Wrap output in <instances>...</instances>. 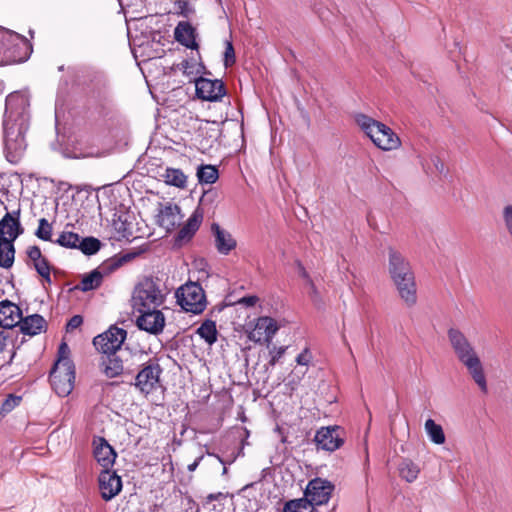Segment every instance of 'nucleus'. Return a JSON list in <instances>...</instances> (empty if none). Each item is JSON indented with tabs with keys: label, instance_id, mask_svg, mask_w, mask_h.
<instances>
[{
	"label": "nucleus",
	"instance_id": "nucleus-48",
	"mask_svg": "<svg viewBox=\"0 0 512 512\" xmlns=\"http://www.w3.org/2000/svg\"><path fill=\"white\" fill-rule=\"evenodd\" d=\"M175 6L179 9V13L182 16L187 17L189 12V2L187 0H176Z\"/></svg>",
	"mask_w": 512,
	"mask_h": 512
},
{
	"label": "nucleus",
	"instance_id": "nucleus-57",
	"mask_svg": "<svg viewBox=\"0 0 512 512\" xmlns=\"http://www.w3.org/2000/svg\"><path fill=\"white\" fill-rule=\"evenodd\" d=\"M6 36L9 37V35L7 34V29L0 27V39L1 38L3 39V37H6Z\"/></svg>",
	"mask_w": 512,
	"mask_h": 512
},
{
	"label": "nucleus",
	"instance_id": "nucleus-56",
	"mask_svg": "<svg viewBox=\"0 0 512 512\" xmlns=\"http://www.w3.org/2000/svg\"><path fill=\"white\" fill-rule=\"evenodd\" d=\"M41 277L43 278L45 283H47L49 285L52 283L50 272H47V273L41 275Z\"/></svg>",
	"mask_w": 512,
	"mask_h": 512
},
{
	"label": "nucleus",
	"instance_id": "nucleus-58",
	"mask_svg": "<svg viewBox=\"0 0 512 512\" xmlns=\"http://www.w3.org/2000/svg\"><path fill=\"white\" fill-rule=\"evenodd\" d=\"M181 66H182V68H183V69H185V70H186V69L188 68V66H189V62H188L187 60H184V61L181 63Z\"/></svg>",
	"mask_w": 512,
	"mask_h": 512
},
{
	"label": "nucleus",
	"instance_id": "nucleus-10",
	"mask_svg": "<svg viewBox=\"0 0 512 512\" xmlns=\"http://www.w3.org/2000/svg\"><path fill=\"white\" fill-rule=\"evenodd\" d=\"M126 337L125 329L112 325L107 331L93 339V345L102 354H114L121 348Z\"/></svg>",
	"mask_w": 512,
	"mask_h": 512
},
{
	"label": "nucleus",
	"instance_id": "nucleus-15",
	"mask_svg": "<svg viewBox=\"0 0 512 512\" xmlns=\"http://www.w3.org/2000/svg\"><path fill=\"white\" fill-rule=\"evenodd\" d=\"M314 441L318 448L333 452L344 444L343 430L339 426L321 427L316 431Z\"/></svg>",
	"mask_w": 512,
	"mask_h": 512
},
{
	"label": "nucleus",
	"instance_id": "nucleus-22",
	"mask_svg": "<svg viewBox=\"0 0 512 512\" xmlns=\"http://www.w3.org/2000/svg\"><path fill=\"white\" fill-rule=\"evenodd\" d=\"M196 29L188 21H180L174 29L175 40L186 48L197 50Z\"/></svg>",
	"mask_w": 512,
	"mask_h": 512
},
{
	"label": "nucleus",
	"instance_id": "nucleus-6",
	"mask_svg": "<svg viewBox=\"0 0 512 512\" xmlns=\"http://www.w3.org/2000/svg\"><path fill=\"white\" fill-rule=\"evenodd\" d=\"M9 35L0 39V65L20 63L28 59L31 45L23 36L7 29Z\"/></svg>",
	"mask_w": 512,
	"mask_h": 512
},
{
	"label": "nucleus",
	"instance_id": "nucleus-8",
	"mask_svg": "<svg viewBox=\"0 0 512 512\" xmlns=\"http://www.w3.org/2000/svg\"><path fill=\"white\" fill-rule=\"evenodd\" d=\"M129 259L130 255L126 254L119 257L115 256L105 260L99 267L92 270L89 274H86L82 278L80 285L77 286L76 289H80L83 292H87L99 288L100 285L102 284L104 276H107L110 273L114 272Z\"/></svg>",
	"mask_w": 512,
	"mask_h": 512
},
{
	"label": "nucleus",
	"instance_id": "nucleus-62",
	"mask_svg": "<svg viewBox=\"0 0 512 512\" xmlns=\"http://www.w3.org/2000/svg\"><path fill=\"white\" fill-rule=\"evenodd\" d=\"M244 445H245V442H244V441H242V448H241V450H240V452H239V455H240V454H241V455H243L242 450H243V446H244Z\"/></svg>",
	"mask_w": 512,
	"mask_h": 512
},
{
	"label": "nucleus",
	"instance_id": "nucleus-21",
	"mask_svg": "<svg viewBox=\"0 0 512 512\" xmlns=\"http://www.w3.org/2000/svg\"><path fill=\"white\" fill-rule=\"evenodd\" d=\"M22 320V311L16 304L4 300L0 302V326L11 329Z\"/></svg>",
	"mask_w": 512,
	"mask_h": 512
},
{
	"label": "nucleus",
	"instance_id": "nucleus-50",
	"mask_svg": "<svg viewBox=\"0 0 512 512\" xmlns=\"http://www.w3.org/2000/svg\"><path fill=\"white\" fill-rule=\"evenodd\" d=\"M257 301H258V297L252 295V296H245V297L241 298L238 301V303L239 304H243V305H245L247 307H252V306H254L257 303Z\"/></svg>",
	"mask_w": 512,
	"mask_h": 512
},
{
	"label": "nucleus",
	"instance_id": "nucleus-9",
	"mask_svg": "<svg viewBox=\"0 0 512 512\" xmlns=\"http://www.w3.org/2000/svg\"><path fill=\"white\" fill-rule=\"evenodd\" d=\"M49 380L58 396H68L75 384V365H53L49 374Z\"/></svg>",
	"mask_w": 512,
	"mask_h": 512
},
{
	"label": "nucleus",
	"instance_id": "nucleus-37",
	"mask_svg": "<svg viewBox=\"0 0 512 512\" xmlns=\"http://www.w3.org/2000/svg\"><path fill=\"white\" fill-rule=\"evenodd\" d=\"M35 235L43 241H52V225L46 218H41L39 220V225L35 231Z\"/></svg>",
	"mask_w": 512,
	"mask_h": 512
},
{
	"label": "nucleus",
	"instance_id": "nucleus-18",
	"mask_svg": "<svg viewBox=\"0 0 512 512\" xmlns=\"http://www.w3.org/2000/svg\"><path fill=\"white\" fill-rule=\"evenodd\" d=\"M93 456L103 470H111L117 453L104 437H96L93 440Z\"/></svg>",
	"mask_w": 512,
	"mask_h": 512
},
{
	"label": "nucleus",
	"instance_id": "nucleus-40",
	"mask_svg": "<svg viewBox=\"0 0 512 512\" xmlns=\"http://www.w3.org/2000/svg\"><path fill=\"white\" fill-rule=\"evenodd\" d=\"M504 226L512 238V204L505 205L502 210Z\"/></svg>",
	"mask_w": 512,
	"mask_h": 512
},
{
	"label": "nucleus",
	"instance_id": "nucleus-20",
	"mask_svg": "<svg viewBox=\"0 0 512 512\" xmlns=\"http://www.w3.org/2000/svg\"><path fill=\"white\" fill-rule=\"evenodd\" d=\"M202 220L203 211L200 208H196L184 226L177 233L175 243L177 245H182L183 243L190 241L199 229Z\"/></svg>",
	"mask_w": 512,
	"mask_h": 512
},
{
	"label": "nucleus",
	"instance_id": "nucleus-45",
	"mask_svg": "<svg viewBox=\"0 0 512 512\" xmlns=\"http://www.w3.org/2000/svg\"><path fill=\"white\" fill-rule=\"evenodd\" d=\"M20 401H21V397L10 395L9 398H7L4 401V403L2 405V410L3 411H10L15 406H17L20 403Z\"/></svg>",
	"mask_w": 512,
	"mask_h": 512
},
{
	"label": "nucleus",
	"instance_id": "nucleus-42",
	"mask_svg": "<svg viewBox=\"0 0 512 512\" xmlns=\"http://www.w3.org/2000/svg\"><path fill=\"white\" fill-rule=\"evenodd\" d=\"M33 266L40 276L47 272H51V266L45 257H43L39 261H34Z\"/></svg>",
	"mask_w": 512,
	"mask_h": 512
},
{
	"label": "nucleus",
	"instance_id": "nucleus-31",
	"mask_svg": "<svg viewBox=\"0 0 512 512\" xmlns=\"http://www.w3.org/2000/svg\"><path fill=\"white\" fill-rule=\"evenodd\" d=\"M419 472L418 465L410 459H404L399 465L400 476L409 483L417 479Z\"/></svg>",
	"mask_w": 512,
	"mask_h": 512
},
{
	"label": "nucleus",
	"instance_id": "nucleus-61",
	"mask_svg": "<svg viewBox=\"0 0 512 512\" xmlns=\"http://www.w3.org/2000/svg\"><path fill=\"white\" fill-rule=\"evenodd\" d=\"M2 93H3V83L0 82V94H2Z\"/></svg>",
	"mask_w": 512,
	"mask_h": 512
},
{
	"label": "nucleus",
	"instance_id": "nucleus-17",
	"mask_svg": "<svg viewBox=\"0 0 512 512\" xmlns=\"http://www.w3.org/2000/svg\"><path fill=\"white\" fill-rule=\"evenodd\" d=\"M99 490L103 500L110 501L122 490L121 477L116 471L102 470L98 477Z\"/></svg>",
	"mask_w": 512,
	"mask_h": 512
},
{
	"label": "nucleus",
	"instance_id": "nucleus-5",
	"mask_svg": "<svg viewBox=\"0 0 512 512\" xmlns=\"http://www.w3.org/2000/svg\"><path fill=\"white\" fill-rule=\"evenodd\" d=\"M165 298L166 294L160 288V280L146 276L135 285L131 302L133 310L159 309Z\"/></svg>",
	"mask_w": 512,
	"mask_h": 512
},
{
	"label": "nucleus",
	"instance_id": "nucleus-59",
	"mask_svg": "<svg viewBox=\"0 0 512 512\" xmlns=\"http://www.w3.org/2000/svg\"><path fill=\"white\" fill-rule=\"evenodd\" d=\"M252 486H253V483L246 484V485L242 488V490H246V489H248V488H250V487H252Z\"/></svg>",
	"mask_w": 512,
	"mask_h": 512
},
{
	"label": "nucleus",
	"instance_id": "nucleus-35",
	"mask_svg": "<svg viewBox=\"0 0 512 512\" xmlns=\"http://www.w3.org/2000/svg\"><path fill=\"white\" fill-rule=\"evenodd\" d=\"M78 248L85 255H93L101 248V242L94 237L81 238L77 244Z\"/></svg>",
	"mask_w": 512,
	"mask_h": 512
},
{
	"label": "nucleus",
	"instance_id": "nucleus-14",
	"mask_svg": "<svg viewBox=\"0 0 512 512\" xmlns=\"http://www.w3.org/2000/svg\"><path fill=\"white\" fill-rule=\"evenodd\" d=\"M135 311L139 313L136 324L140 330L153 335L162 333L165 326V316L159 309L149 308Z\"/></svg>",
	"mask_w": 512,
	"mask_h": 512
},
{
	"label": "nucleus",
	"instance_id": "nucleus-39",
	"mask_svg": "<svg viewBox=\"0 0 512 512\" xmlns=\"http://www.w3.org/2000/svg\"><path fill=\"white\" fill-rule=\"evenodd\" d=\"M287 349L288 346L273 347L272 349H270V360L268 361V365L274 367L283 357Z\"/></svg>",
	"mask_w": 512,
	"mask_h": 512
},
{
	"label": "nucleus",
	"instance_id": "nucleus-24",
	"mask_svg": "<svg viewBox=\"0 0 512 512\" xmlns=\"http://www.w3.org/2000/svg\"><path fill=\"white\" fill-rule=\"evenodd\" d=\"M212 230L215 234V246L219 253L227 255L236 247V241L232 235L218 224L213 223Z\"/></svg>",
	"mask_w": 512,
	"mask_h": 512
},
{
	"label": "nucleus",
	"instance_id": "nucleus-41",
	"mask_svg": "<svg viewBox=\"0 0 512 512\" xmlns=\"http://www.w3.org/2000/svg\"><path fill=\"white\" fill-rule=\"evenodd\" d=\"M236 62V56L233 44L230 41L226 42L225 52H224V66L230 67Z\"/></svg>",
	"mask_w": 512,
	"mask_h": 512
},
{
	"label": "nucleus",
	"instance_id": "nucleus-46",
	"mask_svg": "<svg viewBox=\"0 0 512 512\" xmlns=\"http://www.w3.org/2000/svg\"><path fill=\"white\" fill-rule=\"evenodd\" d=\"M312 359L309 348H305L297 357L296 362L298 365L306 366Z\"/></svg>",
	"mask_w": 512,
	"mask_h": 512
},
{
	"label": "nucleus",
	"instance_id": "nucleus-30",
	"mask_svg": "<svg viewBox=\"0 0 512 512\" xmlns=\"http://www.w3.org/2000/svg\"><path fill=\"white\" fill-rule=\"evenodd\" d=\"M283 512H318L312 502L306 498L290 500L285 503Z\"/></svg>",
	"mask_w": 512,
	"mask_h": 512
},
{
	"label": "nucleus",
	"instance_id": "nucleus-11",
	"mask_svg": "<svg viewBox=\"0 0 512 512\" xmlns=\"http://www.w3.org/2000/svg\"><path fill=\"white\" fill-rule=\"evenodd\" d=\"M162 368L157 361L149 360L135 377L134 386L145 395L154 391L160 381Z\"/></svg>",
	"mask_w": 512,
	"mask_h": 512
},
{
	"label": "nucleus",
	"instance_id": "nucleus-51",
	"mask_svg": "<svg viewBox=\"0 0 512 512\" xmlns=\"http://www.w3.org/2000/svg\"><path fill=\"white\" fill-rule=\"evenodd\" d=\"M308 285H309V287H310V297L312 298V300H313L314 302L319 301V299H320V295H319V292H318V290H317V288H316V286H315L314 282H313V281H310V282L308 283Z\"/></svg>",
	"mask_w": 512,
	"mask_h": 512
},
{
	"label": "nucleus",
	"instance_id": "nucleus-19",
	"mask_svg": "<svg viewBox=\"0 0 512 512\" xmlns=\"http://www.w3.org/2000/svg\"><path fill=\"white\" fill-rule=\"evenodd\" d=\"M6 219L0 224V267L9 269L13 266L15 259V247L13 242L18 238L17 232L8 231L9 237L3 238V227L6 225Z\"/></svg>",
	"mask_w": 512,
	"mask_h": 512
},
{
	"label": "nucleus",
	"instance_id": "nucleus-38",
	"mask_svg": "<svg viewBox=\"0 0 512 512\" xmlns=\"http://www.w3.org/2000/svg\"><path fill=\"white\" fill-rule=\"evenodd\" d=\"M70 349L66 342H62L58 347V358L54 365H74L73 361L69 357Z\"/></svg>",
	"mask_w": 512,
	"mask_h": 512
},
{
	"label": "nucleus",
	"instance_id": "nucleus-28",
	"mask_svg": "<svg viewBox=\"0 0 512 512\" xmlns=\"http://www.w3.org/2000/svg\"><path fill=\"white\" fill-rule=\"evenodd\" d=\"M199 335L207 344L212 345L217 341L218 331L216 322L211 319H206L196 330Z\"/></svg>",
	"mask_w": 512,
	"mask_h": 512
},
{
	"label": "nucleus",
	"instance_id": "nucleus-34",
	"mask_svg": "<svg viewBox=\"0 0 512 512\" xmlns=\"http://www.w3.org/2000/svg\"><path fill=\"white\" fill-rule=\"evenodd\" d=\"M197 177L200 183L213 184L219 177L218 170L212 165H202L197 170Z\"/></svg>",
	"mask_w": 512,
	"mask_h": 512
},
{
	"label": "nucleus",
	"instance_id": "nucleus-1",
	"mask_svg": "<svg viewBox=\"0 0 512 512\" xmlns=\"http://www.w3.org/2000/svg\"><path fill=\"white\" fill-rule=\"evenodd\" d=\"M27 99L18 92L10 93L5 100L3 119L4 152L11 164H17L23 157L27 143L25 134L29 128Z\"/></svg>",
	"mask_w": 512,
	"mask_h": 512
},
{
	"label": "nucleus",
	"instance_id": "nucleus-3",
	"mask_svg": "<svg viewBox=\"0 0 512 512\" xmlns=\"http://www.w3.org/2000/svg\"><path fill=\"white\" fill-rule=\"evenodd\" d=\"M447 336L458 361L465 366L481 392L486 394L488 392V385L484 368L471 342L457 328L448 329Z\"/></svg>",
	"mask_w": 512,
	"mask_h": 512
},
{
	"label": "nucleus",
	"instance_id": "nucleus-29",
	"mask_svg": "<svg viewBox=\"0 0 512 512\" xmlns=\"http://www.w3.org/2000/svg\"><path fill=\"white\" fill-rule=\"evenodd\" d=\"M6 221V225L3 227V238H8L9 233L8 231L11 230V232L18 233V236L23 233V228L21 227L20 223V210L14 211L13 213L7 212L4 217L0 220V224L4 221Z\"/></svg>",
	"mask_w": 512,
	"mask_h": 512
},
{
	"label": "nucleus",
	"instance_id": "nucleus-54",
	"mask_svg": "<svg viewBox=\"0 0 512 512\" xmlns=\"http://www.w3.org/2000/svg\"><path fill=\"white\" fill-rule=\"evenodd\" d=\"M203 457H204V456H203V455H201V456L197 457V458L194 460V462H193V463L189 464V465H188V467H187V468H188V471H189V472H193V471H195V470L197 469V467L199 466V464L201 463V461L203 460Z\"/></svg>",
	"mask_w": 512,
	"mask_h": 512
},
{
	"label": "nucleus",
	"instance_id": "nucleus-23",
	"mask_svg": "<svg viewBox=\"0 0 512 512\" xmlns=\"http://www.w3.org/2000/svg\"><path fill=\"white\" fill-rule=\"evenodd\" d=\"M179 213L180 208L177 205L167 204L159 210L157 224L170 232L179 224Z\"/></svg>",
	"mask_w": 512,
	"mask_h": 512
},
{
	"label": "nucleus",
	"instance_id": "nucleus-33",
	"mask_svg": "<svg viewBox=\"0 0 512 512\" xmlns=\"http://www.w3.org/2000/svg\"><path fill=\"white\" fill-rule=\"evenodd\" d=\"M425 430L432 442L435 444H443L445 442V434L441 425L437 424L433 419L425 422Z\"/></svg>",
	"mask_w": 512,
	"mask_h": 512
},
{
	"label": "nucleus",
	"instance_id": "nucleus-47",
	"mask_svg": "<svg viewBox=\"0 0 512 512\" xmlns=\"http://www.w3.org/2000/svg\"><path fill=\"white\" fill-rule=\"evenodd\" d=\"M83 323V317L81 315H74L73 317H71L66 325V329L69 331V330H74L78 327H80Z\"/></svg>",
	"mask_w": 512,
	"mask_h": 512
},
{
	"label": "nucleus",
	"instance_id": "nucleus-13",
	"mask_svg": "<svg viewBox=\"0 0 512 512\" xmlns=\"http://www.w3.org/2000/svg\"><path fill=\"white\" fill-rule=\"evenodd\" d=\"M196 95L199 99L209 102L220 101L226 94L224 82L220 79L200 77L195 81Z\"/></svg>",
	"mask_w": 512,
	"mask_h": 512
},
{
	"label": "nucleus",
	"instance_id": "nucleus-32",
	"mask_svg": "<svg viewBox=\"0 0 512 512\" xmlns=\"http://www.w3.org/2000/svg\"><path fill=\"white\" fill-rule=\"evenodd\" d=\"M164 178L168 185L178 188H184L186 186L187 177L181 169L167 168L165 170Z\"/></svg>",
	"mask_w": 512,
	"mask_h": 512
},
{
	"label": "nucleus",
	"instance_id": "nucleus-27",
	"mask_svg": "<svg viewBox=\"0 0 512 512\" xmlns=\"http://www.w3.org/2000/svg\"><path fill=\"white\" fill-rule=\"evenodd\" d=\"M130 216L127 212L115 213L113 218V228L117 234L129 239L133 235L132 222L129 220Z\"/></svg>",
	"mask_w": 512,
	"mask_h": 512
},
{
	"label": "nucleus",
	"instance_id": "nucleus-49",
	"mask_svg": "<svg viewBox=\"0 0 512 512\" xmlns=\"http://www.w3.org/2000/svg\"><path fill=\"white\" fill-rule=\"evenodd\" d=\"M299 275L307 282L313 281L300 260H296Z\"/></svg>",
	"mask_w": 512,
	"mask_h": 512
},
{
	"label": "nucleus",
	"instance_id": "nucleus-53",
	"mask_svg": "<svg viewBox=\"0 0 512 512\" xmlns=\"http://www.w3.org/2000/svg\"><path fill=\"white\" fill-rule=\"evenodd\" d=\"M225 497H226V495L224 493H222V492L210 493L206 497V502L210 503L212 501H218V500H220L222 498H225Z\"/></svg>",
	"mask_w": 512,
	"mask_h": 512
},
{
	"label": "nucleus",
	"instance_id": "nucleus-52",
	"mask_svg": "<svg viewBox=\"0 0 512 512\" xmlns=\"http://www.w3.org/2000/svg\"><path fill=\"white\" fill-rule=\"evenodd\" d=\"M433 164L440 174L446 173L445 165L439 157H435V159H433Z\"/></svg>",
	"mask_w": 512,
	"mask_h": 512
},
{
	"label": "nucleus",
	"instance_id": "nucleus-4",
	"mask_svg": "<svg viewBox=\"0 0 512 512\" xmlns=\"http://www.w3.org/2000/svg\"><path fill=\"white\" fill-rule=\"evenodd\" d=\"M354 121L377 148L392 151L401 147L399 136L386 124L364 113H356Z\"/></svg>",
	"mask_w": 512,
	"mask_h": 512
},
{
	"label": "nucleus",
	"instance_id": "nucleus-12",
	"mask_svg": "<svg viewBox=\"0 0 512 512\" xmlns=\"http://www.w3.org/2000/svg\"><path fill=\"white\" fill-rule=\"evenodd\" d=\"M335 486L332 482L322 479L314 478L309 481L304 496L308 498L314 506L326 504L332 495Z\"/></svg>",
	"mask_w": 512,
	"mask_h": 512
},
{
	"label": "nucleus",
	"instance_id": "nucleus-16",
	"mask_svg": "<svg viewBox=\"0 0 512 512\" xmlns=\"http://www.w3.org/2000/svg\"><path fill=\"white\" fill-rule=\"evenodd\" d=\"M277 331L276 321L271 317L262 316L257 319L254 329L248 333V338L255 343L264 341L269 346Z\"/></svg>",
	"mask_w": 512,
	"mask_h": 512
},
{
	"label": "nucleus",
	"instance_id": "nucleus-25",
	"mask_svg": "<svg viewBox=\"0 0 512 512\" xmlns=\"http://www.w3.org/2000/svg\"><path fill=\"white\" fill-rule=\"evenodd\" d=\"M20 331L24 335L35 336L40 334L46 327V321L43 316L39 314L29 315L18 323Z\"/></svg>",
	"mask_w": 512,
	"mask_h": 512
},
{
	"label": "nucleus",
	"instance_id": "nucleus-2",
	"mask_svg": "<svg viewBox=\"0 0 512 512\" xmlns=\"http://www.w3.org/2000/svg\"><path fill=\"white\" fill-rule=\"evenodd\" d=\"M388 273L396 292L408 308L418 302L417 283L409 260L394 247H388Z\"/></svg>",
	"mask_w": 512,
	"mask_h": 512
},
{
	"label": "nucleus",
	"instance_id": "nucleus-36",
	"mask_svg": "<svg viewBox=\"0 0 512 512\" xmlns=\"http://www.w3.org/2000/svg\"><path fill=\"white\" fill-rule=\"evenodd\" d=\"M80 236L71 231H63L54 242L64 248L77 249Z\"/></svg>",
	"mask_w": 512,
	"mask_h": 512
},
{
	"label": "nucleus",
	"instance_id": "nucleus-43",
	"mask_svg": "<svg viewBox=\"0 0 512 512\" xmlns=\"http://www.w3.org/2000/svg\"><path fill=\"white\" fill-rule=\"evenodd\" d=\"M33 266L40 276L47 272H51V266L45 257H43L39 261H34Z\"/></svg>",
	"mask_w": 512,
	"mask_h": 512
},
{
	"label": "nucleus",
	"instance_id": "nucleus-55",
	"mask_svg": "<svg viewBox=\"0 0 512 512\" xmlns=\"http://www.w3.org/2000/svg\"><path fill=\"white\" fill-rule=\"evenodd\" d=\"M207 455L216 457L221 464L225 465V461L219 455H217L215 453H211V452H207ZM227 473H228V469L226 466H224L222 475H226Z\"/></svg>",
	"mask_w": 512,
	"mask_h": 512
},
{
	"label": "nucleus",
	"instance_id": "nucleus-26",
	"mask_svg": "<svg viewBox=\"0 0 512 512\" xmlns=\"http://www.w3.org/2000/svg\"><path fill=\"white\" fill-rule=\"evenodd\" d=\"M100 363L101 371L108 378H115L123 372V362L119 356L114 354H104Z\"/></svg>",
	"mask_w": 512,
	"mask_h": 512
},
{
	"label": "nucleus",
	"instance_id": "nucleus-7",
	"mask_svg": "<svg viewBox=\"0 0 512 512\" xmlns=\"http://www.w3.org/2000/svg\"><path fill=\"white\" fill-rule=\"evenodd\" d=\"M175 297L178 305L188 313L201 314L207 307L205 291L198 282L188 281L177 288Z\"/></svg>",
	"mask_w": 512,
	"mask_h": 512
},
{
	"label": "nucleus",
	"instance_id": "nucleus-44",
	"mask_svg": "<svg viewBox=\"0 0 512 512\" xmlns=\"http://www.w3.org/2000/svg\"><path fill=\"white\" fill-rule=\"evenodd\" d=\"M26 254L32 262L39 261L44 257L42 255L41 249L36 245L29 246L26 250Z\"/></svg>",
	"mask_w": 512,
	"mask_h": 512
},
{
	"label": "nucleus",
	"instance_id": "nucleus-60",
	"mask_svg": "<svg viewBox=\"0 0 512 512\" xmlns=\"http://www.w3.org/2000/svg\"><path fill=\"white\" fill-rule=\"evenodd\" d=\"M244 433H245V436L248 437L249 436V430L247 428H242Z\"/></svg>",
	"mask_w": 512,
	"mask_h": 512
}]
</instances>
